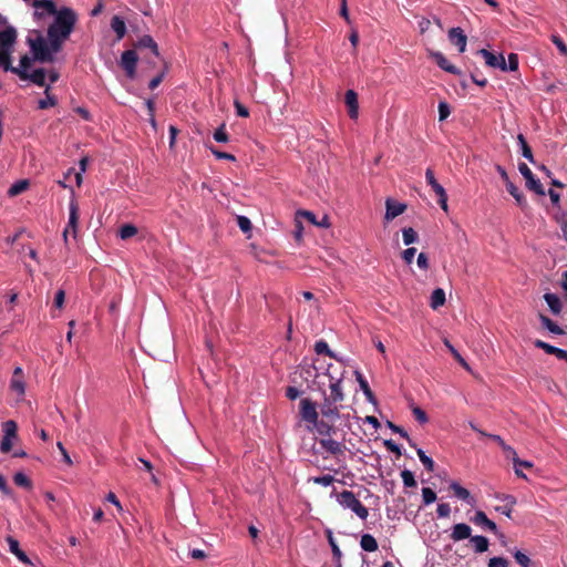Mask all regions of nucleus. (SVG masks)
Wrapping results in <instances>:
<instances>
[{
    "label": "nucleus",
    "instance_id": "obj_1",
    "mask_svg": "<svg viewBox=\"0 0 567 567\" xmlns=\"http://www.w3.org/2000/svg\"><path fill=\"white\" fill-rule=\"evenodd\" d=\"M27 44L30 49V58L32 62H39L42 64L53 63L55 61V55L59 53L63 47L60 44H53V38H47L39 30H32L29 32L27 37Z\"/></svg>",
    "mask_w": 567,
    "mask_h": 567
},
{
    "label": "nucleus",
    "instance_id": "obj_2",
    "mask_svg": "<svg viewBox=\"0 0 567 567\" xmlns=\"http://www.w3.org/2000/svg\"><path fill=\"white\" fill-rule=\"evenodd\" d=\"M78 22L76 12L69 7H62L54 16L52 23L47 29V35L53 38V44L63 47L74 31Z\"/></svg>",
    "mask_w": 567,
    "mask_h": 567
},
{
    "label": "nucleus",
    "instance_id": "obj_3",
    "mask_svg": "<svg viewBox=\"0 0 567 567\" xmlns=\"http://www.w3.org/2000/svg\"><path fill=\"white\" fill-rule=\"evenodd\" d=\"M318 405L310 398H303L299 403L300 419L307 423L308 430H316L321 436H333L338 433V427H331L327 422H320Z\"/></svg>",
    "mask_w": 567,
    "mask_h": 567
},
{
    "label": "nucleus",
    "instance_id": "obj_4",
    "mask_svg": "<svg viewBox=\"0 0 567 567\" xmlns=\"http://www.w3.org/2000/svg\"><path fill=\"white\" fill-rule=\"evenodd\" d=\"M32 59L29 54H24L20 59V64L18 66L11 65V69L8 71L17 74L20 80L31 81L38 86H44L45 84V71L44 69H37L33 72L29 73V69L32 66Z\"/></svg>",
    "mask_w": 567,
    "mask_h": 567
},
{
    "label": "nucleus",
    "instance_id": "obj_5",
    "mask_svg": "<svg viewBox=\"0 0 567 567\" xmlns=\"http://www.w3.org/2000/svg\"><path fill=\"white\" fill-rule=\"evenodd\" d=\"M17 35L16 28L11 25L0 30V66H2L4 71L11 69V53L17 41Z\"/></svg>",
    "mask_w": 567,
    "mask_h": 567
},
{
    "label": "nucleus",
    "instance_id": "obj_6",
    "mask_svg": "<svg viewBox=\"0 0 567 567\" xmlns=\"http://www.w3.org/2000/svg\"><path fill=\"white\" fill-rule=\"evenodd\" d=\"M341 404L334 403L330 400L322 398V402L319 404V410L321 414L320 422H327L331 427H337L334 425L336 421L339 419H344L349 421V414L341 415L340 413Z\"/></svg>",
    "mask_w": 567,
    "mask_h": 567
},
{
    "label": "nucleus",
    "instance_id": "obj_7",
    "mask_svg": "<svg viewBox=\"0 0 567 567\" xmlns=\"http://www.w3.org/2000/svg\"><path fill=\"white\" fill-rule=\"evenodd\" d=\"M337 499L344 508H350L361 519H367L369 515L368 508L355 497L351 491H342L337 495Z\"/></svg>",
    "mask_w": 567,
    "mask_h": 567
},
{
    "label": "nucleus",
    "instance_id": "obj_8",
    "mask_svg": "<svg viewBox=\"0 0 567 567\" xmlns=\"http://www.w3.org/2000/svg\"><path fill=\"white\" fill-rule=\"evenodd\" d=\"M327 375L329 377V391L330 393L327 394L326 391L322 392V395L324 399L330 400L334 403H342L346 399V394L343 392V389L341 386L342 383V375L337 378L330 373L328 370Z\"/></svg>",
    "mask_w": 567,
    "mask_h": 567
},
{
    "label": "nucleus",
    "instance_id": "obj_9",
    "mask_svg": "<svg viewBox=\"0 0 567 567\" xmlns=\"http://www.w3.org/2000/svg\"><path fill=\"white\" fill-rule=\"evenodd\" d=\"M35 11H34V18L37 20H41L45 16H55L56 12H59V9L56 8V4L53 0H33L30 2Z\"/></svg>",
    "mask_w": 567,
    "mask_h": 567
},
{
    "label": "nucleus",
    "instance_id": "obj_10",
    "mask_svg": "<svg viewBox=\"0 0 567 567\" xmlns=\"http://www.w3.org/2000/svg\"><path fill=\"white\" fill-rule=\"evenodd\" d=\"M518 171L524 176L526 181V187L533 192H535L537 195L544 196L545 189L539 179H536L534 177L533 172L525 163L518 164Z\"/></svg>",
    "mask_w": 567,
    "mask_h": 567
},
{
    "label": "nucleus",
    "instance_id": "obj_11",
    "mask_svg": "<svg viewBox=\"0 0 567 567\" xmlns=\"http://www.w3.org/2000/svg\"><path fill=\"white\" fill-rule=\"evenodd\" d=\"M319 444L334 457L343 456L347 450V446L343 442L336 441L332 439V436H323L319 440Z\"/></svg>",
    "mask_w": 567,
    "mask_h": 567
},
{
    "label": "nucleus",
    "instance_id": "obj_12",
    "mask_svg": "<svg viewBox=\"0 0 567 567\" xmlns=\"http://www.w3.org/2000/svg\"><path fill=\"white\" fill-rule=\"evenodd\" d=\"M137 60L138 58L134 50H126L122 53L121 66L130 79L135 76Z\"/></svg>",
    "mask_w": 567,
    "mask_h": 567
},
{
    "label": "nucleus",
    "instance_id": "obj_13",
    "mask_svg": "<svg viewBox=\"0 0 567 567\" xmlns=\"http://www.w3.org/2000/svg\"><path fill=\"white\" fill-rule=\"evenodd\" d=\"M477 54L481 55L485 63L491 68H498L502 71H507V64L503 56V54H495L493 52H489L486 49H481L477 51Z\"/></svg>",
    "mask_w": 567,
    "mask_h": 567
},
{
    "label": "nucleus",
    "instance_id": "obj_14",
    "mask_svg": "<svg viewBox=\"0 0 567 567\" xmlns=\"http://www.w3.org/2000/svg\"><path fill=\"white\" fill-rule=\"evenodd\" d=\"M78 221H79V206H78V203L74 199H72L70 202L69 223H68L66 228L63 231V239L66 244H68V236H69L70 229L72 230L73 236L74 237L76 236Z\"/></svg>",
    "mask_w": 567,
    "mask_h": 567
},
{
    "label": "nucleus",
    "instance_id": "obj_15",
    "mask_svg": "<svg viewBox=\"0 0 567 567\" xmlns=\"http://www.w3.org/2000/svg\"><path fill=\"white\" fill-rule=\"evenodd\" d=\"M449 40L452 44L458 48L462 53L465 51L467 37L461 28H452L449 31Z\"/></svg>",
    "mask_w": 567,
    "mask_h": 567
},
{
    "label": "nucleus",
    "instance_id": "obj_16",
    "mask_svg": "<svg viewBox=\"0 0 567 567\" xmlns=\"http://www.w3.org/2000/svg\"><path fill=\"white\" fill-rule=\"evenodd\" d=\"M495 497L505 502L503 506H497L495 509L504 514L506 517L512 518L513 508L517 503L516 497L509 494H496Z\"/></svg>",
    "mask_w": 567,
    "mask_h": 567
},
{
    "label": "nucleus",
    "instance_id": "obj_17",
    "mask_svg": "<svg viewBox=\"0 0 567 567\" xmlns=\"http://www.w3.org/2000/svg\"><path fill=\"white\" fill-rule=\"evenodd\" d=\"M344 102L348 106L350 118L355 120L359 115L358 94L353 90H348L344 95Z\"/></svg>",
    "mask_w": 567,
    "mask_h": 567
},
{
    "label": "nucleus",
    "instance_id": "obj_18",
    "mask_svg": "<svg viewBox=\"0 0 567 567\" xmlns=\"http://www.w3.org/2000/svg\"><path fill=\"white\" fill-rule=\"evenodd\" d=\"M471 522L477 526L491 530L494 534H496L498 530L496 524L491 520L483 511H477L471 518Z\"/></svg>",
    "mask_w": 567,
    "mask_h": 567
},
{
    "label": "nucleus",
    "instance_id": "obj_19",
    "mask_svg": "<svg viewBox=\"0 0 567 567\" xmlns=\"http://www.w3.org/2000/svg\"><path fill=\"white\" fill-rule=\"evenodd\" d=\"M385 207H386V212H385L384 218L386 220L394 219L399 215L403 214L405 212V209H406V205L405 204L393 202L390 198L386 199Z\"/></svg>",
    "mask_w": 567,
    "mask_h": 567
},
{
    "label": "nucleus",
    "instance_id": "obj_20",
    "mask_svg": "<svg viewBox=\"0 0 567 567\" xmlns=\"http://www.w3.org/2000/svg\"><path fill=\"white\" fill-rule=\"evenodd\" d=\"M534 346L538 349L544 350L548 354L556 355L559 360H567V351L566 350L556 348V347H554L543 340H539V339L534 341Z\"/></svg>",
    "mask_w": 567,
    "mask_h": 567
},
{
    "label": "nucleus",
    "instance_id": "obj_21",
    "mask_svg": "<svg viewBox=\"0 0 567 567\" xmlns=\"http://www.w3.org/2000/svg\"><path fill=\"white\" fill-rule=\"evenodd\" d=\"M6 540L9 545V550L23 564L31 565V560L25 553L20 548L19 542L12 536H7Z\"/></svg>",
    "mask_w": 567,
    "mask_h": 567
},
{
    "label": "nucleus",
    "instance_id": "obj_22",
    "mask_svg": "<svg viewBox=\"0 0 567 567\" xmlns=\"http://www.w3.org/2000/svg\"><path fill=\"white\" fill-rule=\"evenodd\" d=\"M472 528L465 523L455 524L452 528L451 538L454 542L471 538Z\"/></svg>",
    "mask_w": 567,
    "mask_h": 567
},
{
    "label": "nucleus",
    "instance_id": "obj_23",
    "mask_svg": "<svg viewBox=\"0 0 567 567\" xmlns=\"http://www.w3.org/2000/svg\"><path fill=\"white\" fill-rule=\"evenodd\" d=\"M431 56L434 59L436 64L444 71L451 73V74H460V70L450 63V61L444 56L441 52H433L431 53Z\"/></svg>",
    "mask_w": 567,
    "mask_h": 567
},
{
    "label": "nucleus",
    "instance_id": "obj_24",
    "mask_svg": "<svg viewBox=\"0 0 567 567\" xmlns=\"http://www.w3.org/2000/svg\"><path fill=\"white\" fill-rule=\"evenodd\" d=\"M450 489L453 491L457 498L466 502L470 505L474 504V498L471 496L470 492L465 487L461 486L457 482H452L450 484Z\"/></svg>",
    "mask_w": 567,
    "mask_h": 567
},
{
    "label": "nucleus",
    "instance_id": "obj_25",
    "mask_svg": "<svg viewBox=\"0 0 567 567\" xmlns=\"http://www.w3.org/2000/svg\"><path fill=\"white\" fill-rule=\"evenodd\" d=\"M355 377H357V381H358L363 394L365 395L367 400L369 402L375 404L377 399H375V395L373 394L368 381L363 378V375L359 371H355Z\"/></svg>",
    "mask_w": 567,
    "mask_h": 567
},
{
    "label": "nucleus",
    "instance_id": "obj_26",
    "mask_svg": "<svg viewBox=\"0 0 567 567\" xmlns=\"http://www.w3.org/2000/svg\"><path fill=\"white\" fill-rule=\"evenodd\" d=\"M507 192L515 198L517 205L524 208L527 205L526 198L523 193L518 189L516 185H514L511 181L506 184Z\"/></svg>",
    "mask_w": 567,
    "mask_h": 567
},
{
    "label": "nucleus",
    "instance_id": "obj_27",
    "mask_svg": "<svg viewBox=\"0 0 567 567\" xmlns=\"http://www.w3.org/2000/svg\"><path fill=\"white\" fill-rule=\"evenodd\" d=\"M326 536H327V539H328V543L331 547V550H332V555H333V558L334 560L337 561V565L338 567H341V557H342V553H341V549L339 548L334 537H333V534L330 529H327L326 530Z\"/></svg>",
    "mask_w": 567,
    "mask_h": 567
},
{
    "label": "nucleus",
    "instance_id": "obj_28",
    "mask_svg": "<svg viewBox=\"0 0 567 567\" xmlns=\"http://www.w3.org/2000/svg\"><path fill=\"white\" fill-rule=\"evenodd\" d=\"M544 299L554 315H558L561 311V301L557 295L548 292L544 295Z\"/></svg>",
    "mask_w": 567,
    "mask_h": 567
},
{
    "label": "nucleus",
    "instance_id": "obj_29",
    "mask_svg": "<svg viewBox=\"0 0 567 567\" xmlns=\"http://www.w3.org/2000/svg\"><path fill=\"white\" fill-rule=\"evenodd\" d=\"M111 28L115 32L118 40L123 39L126 33V25L124 20L118 17L114 16L111 20Z\"/></svg>",
    "mask_w": 567,
    "mask_h": 567
},
{
    "label": "nucleus",
    "instance_id": "obj_30",
    "mask_svg": "<svg viewBox=\"0 0 567 567\" xmlns=\"http://www.w3.org/2000/svg\"><path fill=\"white\" fill-rule=\"evenodd\" d=\"M445 300L444 290L442 288H436L431 295L430 306L432 309L436 310L445 303Z\"/></svg>",
    "mask_w": 567,
    "mask_h": 567
},
{
    "label": "nucleus",
    "instance_id": "obj_31",
    "mask_svg": "<svg viewBox=\"0 0 567 567\" xmlns=\"http://www.w3.org/2000/svg\"><path fill=\"white\" fill-rule=\"evenodd\" d=\"M471 543L474 545L475 553H485L488 549V539L485 536L476 535L471 536Z\"/></svg>",
    "mask_w": 567,
    "mask_h": 567
},
{
    "label": "nucleus",
    "instance_id": "obj_32",
    "mask_svg": "<svg viewBox=\"0 0 567 567\" xmlns=\"http://www.w3.org/2000/svg\"><path fill=\"white\" fill-rule=\"evenodd\" d=\"M360 546L364 551H375L378 549V543L375 538L370 534H363L360 539Z\"/></svg>",
    "mask_w": 567,
    "mask_h": 567
},
{
    "label": "nucleus",
    "instance_id": "obj_33",
    "mask_svg": "<svg viewBox=\"0 0 567 567\" xmlns=\"http://www.w3.org/2000/svg\"><path fill=\"white\" fill-rule=\"evenodd\" d=\"M138 48H147L151 49L154 55H158V47L157 43L154 41V39L151 35H143L138 42Z\"/></svg>",
    "mask_w": 567,
    "mask_h": 567
},
{
    "label": "nucleus",
    "instance_id": "obj_34",
    "mask_svg": "<svg viewBox=\"0 0 567 567\" xmlns=\"http://www.w3.org/2000/svg\"><path fill=\"white\" fill-rule=\"evenodd\" d=\"M488 437L496 442L508 457H513L515 455L516 451L512 446L506 444L505 441L499 435L489 434Z\"/></svg>",
    "mask_w": 567,
    "mask_h": 567
},
{
    "label": "nucleus",
    "instance_id": "obj_35",
    "mask_svg": "<svg viewBox=\"0 0 567 567\" xmlns=\"http://www.w3.org/2000/svg\"><path fill=\"white\" fill-rule=\"evenodd\" d=\"M2 430L4 433L3 437L14 439L17 436V431H18L17 422L13 420L6 421L2 424Z\"/></svg>",
    "mask_w": 567,
    "mask_h": 567
},
{
    "label": "nucleus",
    "instance_id": "obj_36",
    "mask_svg": "<svg viewBox=\"0 0 567 567\" xmlns=\"http://www.w3.org/2000/svg\"><path fill=\"white\" fill-rule=\"evenodd\" d=\"M315 351L317 352V354H326L330 358L338 359L337 354L332 350H330L328 343L324 340H319L316 342Z\"/></svg>",
    "mask_w": 567,
    "mask_h": 567
},
{
    "label": "nucleus",
    "instance_id": "obj_37",
    "mask_svg": "<svg viewBox=\"0 0 567 567\" xmlns=\"http://www.w3.org/2000/svg\"><path fill=\"white\" fill-rule=\"evenodd\" d=\"M45 99H42L38 102V107L40 110H47L51 106H54L56 104V99L53 95H50V86H47L45 91Z\"/></svg>",
    "mask_w": 567,
    "mask_h": 567
},
{
    "label": "nucleus",
    "instance_id": "obj_38",
    "mask_svg": "<svg viewBox=\"0 0 567 567\" xmlns=\"http://www.w3.org/2000/svg\"><path fill=\"white\" fill-rule=\"evenodd\" d=\"M402 236L405 246L414 244L419 239L417 233L412 227L403 228Z\"/></svg>",
    "mask_w": 567,
    "mask_h": 567
},
{
    "label": "nucleus",
    "instance_id": "obj_39",
    "mask_svg": "<svg viewBox=\"0 0 567 567\" xmlns=\"http://www.w3.org/2000/svg\"><path fill=\"white\" fill-rule=\"evenodd\" d=\"M13 482H14L16 485L24 487L27 489H31L32 488L31 480L25 474H23L22 472H18V473L14 474Z\"/></svg>",
    "mask_w": 567,
    "mask_h": 567
},
{
    "label": "nucleus",
    "instance_id": "obj_40",
    "mask_svg": "<svg viewBox=\"0 0 567 567\" xmlns=\"http://www.w3.org/2000/svg\"><path fill=\"white\" fill-rule=\"evenodd\" d=\"M539 318H540L543 326L545 328H547L550 332H553L555 334L563 333L561 328L557 323H555L551 319H549L548 317H546L544 315H540Z\"/></svg>",
    "mask_w": 567,
    "mask_h": 567
},
{
    "label": "nucleus",
    "instance_id": "obj_41",
    "mask_svg": "<svg viewBox=\"0 0 567 567\" xmlns=\"http://www.w3.org/2000/svg\"><path fill=\"white\" fill-rule=\"evenodd\" d=\"M517 138H518V142H519L520 147H522L523 156L526 159H528L530 163H534V156H533L532 148L528 145V143L526 142L525 137L522 134H519Z\"/></svg>",
    "mask_w": 567,
    "mask_h": 567
},
{
    "label": "nucleus",
    "instance_id": "obj_42",
    "mask_svg": "<svg viewBox=\"0 0 567 567\" xmlns=\"http://www.w3.org/2000/svg\"><path fill=\"white\" fill-rule=\"evenodd\" d=\"M445 347L450 350L454 359L466 370H470V367L467 362L464 360V358L458 353V351L451 344L449 340L444 341Z\"/></svg>",
    "mask_w": 567,
    "mask_h": 567
},
{
    "label": "nucleus",
    "instance_id": "obj_43",
    "mask_svg": "<svg viewBox=\"0 0 567 567\" xmlns=\"http://www.w3.org/2000/svg\"><path fill=\"white\" fill-rule=\"evenodd\" d=\"M10 388L12 391L17 392L19 395H23L25 392V385L23 378L12 377L10 382Z\"/></svg>",
    "mask_w": 567,
    "mask_h": 567
},
{
    "label": "nucleus",
    "instance_id": "obj_44",
    "mask_svg": "<svg viewBox=\"0 0 567 567\" xmlns=\"http://www.w3.org/2000/svg\"><path fill=\"white\" fill-rule=\"evenodd\" d=\"M137 234V228L132 224H125L120 228V237L128 239Z\"/></svg>",
    "mask_w": 567,
    "mask_h": 567
},
{
    "label": "nucleus",
    "instance_id": "obj_45",
    "mask_svg": "<svg viewBox=\"0 0 567 567\" xmlns=\"http://www.w3.org/2000/svg\"><path fill=\"white\" fill-rule=\"evenodd\" d=\"M401 477L405 487H416V481L410 470H403L401 472Z\"/></svg>",
    "mask_w": 567,
    "mask_h": 567
},
{
    "label": "nucleus",
    "instance_id": "obj_46",
    "mask_svg": "<svg viewBox=\"0 0 567 567\" xmlns=\"http://www.w3.org/2000/svg\"><path fill=\"white\" fill-rule=\"evenodd\" d=\"M29 186V183L27 181H20L16 184H13L10 188H9V195L10 196H17L19 194H21L22 192H24Z\"/></svg>",
    "mask_w": 567,
    "mask_h": 567
},
{
    "label": "nucleus",
    "instance_id": "obj_47",
    "mask_svg": "<svg viewBox=\"0 0 567 567\" xmlns=\"http://www.w3.org/2000/svg\"><path fill=\"white\" fill-rule=\"evenodd\" d=\"M422 497H423V503L425 505H430V504H432V503H434L436 501V494L430 487H423L422 488Z\"/></svg>",
    "mask_w": 567,
    "mask_h": 567
},
{
    "label": "nucleus",
    "instance_id": "obj_48",
    "mask_svg": "<svg viewBox=\"0 0 567 567\" xmlns=\"http://www.w3.org/2000/svg\"><path fill=\"white\" fill-rule=\"evenodd\" d=\"M214 140L218 143H226L229 141V136L225 130V124L220 125L214 133Z\"/></svg>",
    "mask_w": 567,
    "mask_h": 567
},
{
    "label": "nucleus",
    "instance_id": "obj_49",
    "mask_svg": "<svg viewBox=\"0 0 567 567\" xmlns=\"http://www.w3.org/2000/svg\"><path fill=\"white\" fill-rule=\"evenodd\" d=\"M451 114V107L445 101L439 103V121L446 120Z\"/></svg>",
    "mask_w": 567,
    "mask_h": 567
},
{
    "label": "nucleus",
    "instance_id": "obj_50",
    "mask_svg": "<svg viewBox=\"0 0 567 567\" xmlns=\"http://www.w3.org/2000/svg\"><path fill=\"white\" fill-rule=\"evenodd\" d=\"M309 481H312L315 484L322 485V486H329L331 485L336 480L331 475H323V476H316L309 478Z\"/></svg>",
    "mask_w": 567,
    "mask_h": 567
},
{
    "label": "nucleus",
    "instance_id": "obj_51",
    "mask_svg": "<svg viewBox=\"0 0 567 567\" xmlns=\"http://www.w3.org/2000/svg\"><path fill=\"white\" fill-rule=\"evenodd\" d=\"M514 558L522 567H528L530 564L529 557L520 550L514 553Z\"/></svg>",
    "mask_w": 567,
    "mask_h": 567
},
{
    "label": "nucleus",
    "instance_id": "obj_52",
    "mask_svg": "<svg viewBox=\"0 0 567 567\" xmlns=\"http://www.w3.org/2000/svg\"><path fill=\"white\" fill-rule=\"evenodd\" d=\"M237 225L244 233H247L251 229V221L246 216H237Z\"/></svg>",
    "mask_w": 567,
    "mask_h": 567
},
{
    "label": "nucleus",
    "instance_id": "obj_53",
    "mask_svg": "<svg viewBox=\"0 0 567 567\" xmlns=\"http://www.w3.org/2000/svg\"><path fill=\"white\" fill-rule=\"evenodd\" d=\"M551 41L563 55H567V45L559 35L553 34Z\"/></svg>",
    "mask_w": 567,
    "mask_h": 567
},
{
    "label": "nucleus",
    "instance_id": "obj_54",
    "mask_svg": "<svg viewBox=\"0 0 567 567\" xmlns=\"http://www.w3.org/2000/svg\"><path fill=\"white\" fill-rule=\"evenodd\" d=\"M488 567H508V560L504 557H492Z\"/></svg>",
    "mask_w": 567,
    "mask_h": 567
},
{
    "label": "nucleus",
    "instance_id": "obj_55",
    "mask_svg": "<svg viewBox=\"0 0 567 567\" xmlns=\"http://www.w3.org/2000/svg\"><path fill=\"white\" fill-rule=\"evenodd\" d=\"M64 300H65V291L63 289H59L54 296V307L58 309H61L64 305Z\"/></svg>",
    "mask_w": 567,
    "mask_h": 567
},
{
    "label": "nucleus",
    "instance_id": "obj_56",
    "mask_svg": "<svg viewBox=\"0 0 567 567\" xmlns=\"http://www.w3.org/2000/svg\"><path fill=\"white\" fill-rule=\"evenodd\" d=\"M514 467L532 468L533 463L529 461H523L517 456V453L512 457Z\"/></svg>",
    "mask_w": 567,
    "mask_h": 567
},
{
    "label": "nucleus",
    "instance_id": "obj_57",
    "mask_svg": "<svg viewBox=\"0 0 567 567\" xmlns=\"http://www.w3.org/2000/svg\"><path fill=\"white\" fill-rule=\"evenodd\" d=\"M413 415L414 417L420 422V423H426L429 421L427 419V415L426 413L419 406H415L413 410Z\"/></svg>",
    "mask_w": 567,
    "mask_h": 567
},
{
    "label": "nucleus",
    "instance_id": "obj_58",
    "mask_svg": "<svg viewBox=\"0 0 567 567\" xmlns=\"http://www.w3.org/2000/svg\"><path fill=\"white\" fill-rule=\"evenodd\" d=\"M234 106L236 109V114L240 117H248L249 111L248 109L241 104L239 101H235Z\"/></svg>",
    "mask_w": 567,
    "mask_h": 567
},
{
    "label": "nucleus",
    "instance_id": "obj_59",
    "mask_svg": "<svg viewBox=\"0 0 567 567\" xmlns=\"http://www.w3.org/2000/svg\"><path fill=\"white\" fill-rule=\"evenodd\" d=\"M212 153L217 157L221 159H228V161H236V157L230 153L220 152L214 147H210Z\"/></svg>",
    "mask_w": 567,
    "mask_h": 567
},
{
    "label": "nucleus",
    "instance_id": "obj_60",
    "mask_svg": "<svg viewBox=\"0 0 567 567\" xmlns=\"http://www.w3.org/2000/svg\"><path fill=\"white\" fill-rule=\"evenodd\" d=\"M436 512L439 517H449L451 514V507L447 503H442L439 504Z\"/></svg>",
    "mask_w": 567,
    "mask_h": 567
},
{
    "label": "nucleus",
    "instance_id": "obj_61",
    "mask_svg": "<svg viewBox=\"0 0 567 567\" xmlns=\"http://www.w3.org/2000/svg\"><path fill=\"white\" fill-rule=\"evenodd\" d=\"M415 252H416V249H415V248H413V247L405 249V250L403 251V254H402V258H403V260H404L408 265L412 264L413 258H414V256H415Z\"/></svg>",
    "mask_w": 567,
    "mask_h": 567
},
{
    "label": "nucleus",
    "instance_id": "obj_62",
    "mask_svg": "<svg viewBox=\"0 0 567 567\" xmlns=\"http://www.w3.org/2000/svg\"><path fill=\"white\" fill-rule=\"evenodd\" d=\"M518 69V55L516 53H509L507 70L516 71Z\"/></svg>",
    "mask_w": 567,
    "mask_h": 567
},
{
    "label": "nucleus",
    "instance_id": "obj_63",
    "mask_svg": "<svg viewBox=\"0 0 567 567\" xmlns=\"http://www.w3.org/2000/svg\"><path fill=\"white\" fill-rule=\"evenodd\" d=\"M416 262L423 270H427L430 267L427 256L424 252L419 254Z\"/></svg>",
    "mask_w": 567,
    "mask_h": 567
},
{
    "label": "nucleus",
    "instance_id": "obj_64",
    "mask_svg": "<svg viewBox=\"0 0 567 567\" xmlns=\"http://www.w3.org/2000/svg\"><path fill=\"white\" fill-rule=\"evenodd\" d=\"M384 445H385V447H386L390 452L395 453L398 456H400V455H401V450H400L399 445H398L394 441H392V440H385V441H384Z\"/></svg>",
    "mask_w": 567,
    "mask_h": 567
}]
</instances>
